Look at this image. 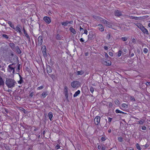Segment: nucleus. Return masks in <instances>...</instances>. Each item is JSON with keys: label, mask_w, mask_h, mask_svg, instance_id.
Returning <instances> with one entry per match:
<instances>
[{"label": "nucleus", "mask_w": 150, "mask_h": 150, "mask_svg": "<svg viewBox=\"0 0 150 150\" xmlns=\"http://www.w3.org/2000/svg\"><path fill=\"white\" fill-rule=\"evenodd\" d=\"M5 83L9 88L11 89L15 87L17 83L13 79L11 78H6Z\"/></svg>", "instance_id": "nucleus-1"}, {"label": "nucleus", "mask_w": 150, "mask_h": 150, "mask_svg": "<svg viewBox=\"0 0 150 150\" xmlns=\"http://www.w3.org/2000/svg\"><path fill=\"white\" fill-rule=\"evenodd\" d=\"M80 85V83L76 81H74L71 83V86L74 88H77L79 87Z\"/></svg>", "instance_id": "nucleus-2"}, {"label": "nucleus", "mask_w": 150, "mask_h": 150, "mask_svg": "<svg viewBox=\"0 0 150 150\" xmlns=\"http://www.w3.org/2000/svg\"><path fill=\"white\" fill-rule=\"evenodd\" d=\"M14 64V63H13L9 65L7 69L8 71V72H11L12 71V73L13 74H14L15 73V67H12V66Z\"/></svg>", "instance_id": "nucleus-3"}, {"label": "nucleus", "mask_w": 150, "mask_h": 150, "mask_svg": "<svg viewBox=\"0 0 150 150\" xmlns=\"http://www.w3.org/2000/svg\"><path fill=\"white\" fill-rule=\"evenodd\" d=\"M22 29V27L20 25H18L15 28V30L17 32H18L20 34L22 33L21 29Z\"/></svg>", "instance_id": "nucleus-4"}, {"label": "nucleus", "mask_w": 150, "mask_h": 150, "mask_svg": "<svg viewBox=\"0 0 150 150\" xmlns=\"http://www.w3.org/2000/svg\"><path fill=\"white\" fill-rule=\"evenodd\" d=\"M122 11L118 10H116L115 11L114 14L115 16L120 17V16H122Z\"/></svg>", "instance_id": "nucleus-5"}, {"label": "nucleus", "mask_w": 150, "mask_h": 150, "mask_svg": "<svg viewBox=\"0 0 150 150\" xmlns=\"http://www.w3.org/2000/svg\"><path fill=\"white\" fill-rule=\"evenodd\" d=\"M43 20L47 24H49L51 22L50 18L47 16L44 17L43 18Z\"/></svg>", "instance_id": "nucleus-6"}, {"label": "nucleus", "mask_w": 150, "mask_h": 150, "mask_svg": "<svg viewBox=\"0 0 150 150\" xmlns=\"http://www.w3.org/2000/svg\"><path fill=\"white\" fill-rule=\"evenodd\" d=\"M103 63L106 66H109L111 65V63L110 61H106V60H103L102 61Z\"/></svg>", "instance_id": "nucleus-7"}, {"label": "nucleus", "mask_w": 150, "mask_h": 150, "mask_svg": "<svg viewBox=\"0 0 150 150\" xmlns=\"http://www.w3.org/2000/svg\"><path fill=\"white\" fill-rule=\"evenodd\" d=\"M100 116H97L94 119V122L96 125H98L100 123Z\"/></svg>", "instance_id": "nucleus-8"}, {"label": "nucleus", "mask_w": 150, "mask_h": 150, "mask_svg": "<svg viewBox=\"0 0 150 150\" xmlns=\"http://www.w3.org/2000/svg\"><path fill=\"white\" fill-rule=\"evenodd\" d=\"M38 44L39 45H41L43 42V37L42 36H39L38 38Z\"/></svg>", "instance_id": "nucleus-9"}, {"label": "nucleus", "mask_w": 150, "mask_h": 150, "mask_svg": "<svg viewBox=\"0 0 150 150\" xmlns=\"http://www.w3.org/2000/svg\"><path fill=\"white\" fill-rule=\"evenodd\" d=\"M94 34L92 31L89 32V34L88 35V40H91L93 38Z\"/></svg>", "instance_id": "nucleus-10"}, {"label": "nucleus", "mask_w": 150, "mask_h": 150, "mask_svg": "<svg viewBox=\"0 0 150 150\" xmlns=\"http://www.w3.org/2000/svg\"><path fill=\"white\" fill-rule=\"evenodd\" d=\"M42 52L44 56L46 55V46L45 45H44L42 47Z\"/></svg>", "instance_id": "nucleus-11"}, {"label": "nucleus", "mask_w": 150, "mask_h": 150, "mask_svg": "<svg viewBox=\"0 0 150 150\" xmlns=\"http://www.w3.org/2000/svg\"><path fill=\"white\" fill-rule=\"evenodd\" d=\"M142 31L144 34H145L147 35H149V34L148 30L144 27L142 30Z\"/></svg>", "instance_id": "nucleus-12"}, {"label": "nucleus", "mask_w": 150, "mask_h": 150, "mask_svg": "<svg viewBox=\"0 0 150 150\" xmlns=\"http://www.w3.org/2000/svg\"><path fill=\"white\" fill-rule=\"evenodd\" d=\"M15 50L16 51L17 53H18V54H20L21 53V51L20 49L18 46H17L16 47Z\"/></svg>", "instance_id": "nucleus-13"}, {"label": "nucleus", "mask_w": 150, "mask_h": 150, "mask_svg": "<svg viewBox=\"0 0 150 150\" xmlns=\"http://www.w3.org/2000/svg\"><path fill=\"white\" fill-rule=\"evenodd\" d=\"M47 73H50L52 72V70L50 66L47 65Z\"/></svg>", "instance_id": "nucleus-14"}, {"label": "nucleus", "mask_w": 150, "mask_h": 150, "mask_svg": "<svg viewBox=\"0 0 150 150\" xmlns=\"http://www.w3.org/2000/svg\"><path fill=\"white\" fill-rule=\"evenodd\" d=\"M69 30L70 31L72 32L74 34H75L76 33V31L72 27H71L69 28Z\"/></svg>", "instance_id": "nucleus-15"}, {"label": "nucleus", "mask_w": 150, "mask_h": 150, "mask_svg": "<svg viewBox=\"0 0 150 150\" xmlns=\"http://www.w3.org/2000/svg\"><path fill=\"white\" fill-rule=\"evenodd\" d=\"M48 116L49 118L50 121H52V118L53 117V115L52 112H50L48 113Z\"/></svg>", "instance_id": "nucleus-16"}, {"label": "nucleus", "mask_w": 150, "mask_h": 150, "mask_svg": "<svg viewBox=\"0 0 150 150\" xmlns=\"http://www.w3.org/2000/svg\"><path fill=\"white\" fill-rule=\"evenodd\" d=\"M98 25L99 26V29L100 31H104V28L102 25L99 24Z\"/></svg>", "instance_id": "nucleus-17"}, {"label": "nucleus", "mask_w": 150, "mask_h": 150, "mask_svg": "<svg viewBox=\"0 0 150 150\" xmlns=\"http://www.w3.org/2000/svg\"><path fill=\"white\" fill-rule=\"evenodd\" d=\"M8 24L12 28L14 29H15L14 25L10 21H8Z\"/></svg>", "instance_id": "nucleus-18"}, {"label": "nucleus", "mask_w": 150, "mask_h": 150, "mask_svg": "<svg viewBox=\"0 0 150 150\" xmlns=\"http://www.w3.org/2000/svg\"><path fill=\"white\" fill-rule=\"evenodd\" d=\"M80 93V91L79 90H78L76 91L74 95V97H75L78 96Z\"/></svg>", "instance_id": "nucleus-19"}, {"label": "nucleus", "mask_w": 150, "mask_h": 150, "mask_svg": "<svg viewBox=\"0 0 150 150\" xmlns=\"http://www.w3.org/2000/svg\"><path fill=\"white\" fill-rule=\"evenodd\" d=\"M48 94V92H43L41 95L44 98H45Z\"/></svg>", "instance_id": "nucleus-20"}, {"label": "nucleus", "mask_w": 150, "mask_h": 150, "mask_svg": "<svg viewBox=\"0 0 150 150\" xmlns=\"http://www.w3.org/2000/svg\"><path fill=\"white\" fill-rule=\"evenodd\" d=\"M9 45L10 47L13 50L15 47V44L13 43H11L9 44Z\"/></svg>", "instance_id": "nucleus-21"}, {"label": "nucleus", "mask_w": 150, "mask_h": 150, "mask_svg": "<svg viewBox=\"0 0 150 150\" xmlns=\"http://www.w3.org/2000/svg\"><path fill=\"white\" fill-rule=\"evenodd\" d=\"M105 24L109 28H111L112 26V24L111 23L108 21Z\"/></svg>", "instance_id": "nucleus-22"}, {"label": "nucleus", "mask_w": 150, "mask_h": 150, "mask_svg": "<svg viewBox=\"0 0 150 150\" xmlns=\"http://www.w3.org/2000/svg\"><path fill=\"white\" fill-rule=\"evenodd\" d=\"M62 37L59 34H57L56 38L57 40H60L62 39Z\"/></svg>", "instance_id": "nucleus-23"}, {"label": "nucleus", "mask_w": 150, "mask_h": 150, "mask_svg": "<svg viewBox=\"0 0 150 150\" xmlns=\"http://www.w3.org/2000/svg\"><path fill=\"white\" fill-rule=\"evenodd\" d=\"M49 76L52 79L54 80V79H55V76L54 74H48Z\"/></svg>", "instance_id": "nucleus-24"}, {"label": "nucleus", "mask_w": 150, "mask_h": 150, "mask_svg": "<svg viewBox=\"0 0 150 150\" xmlns=\"http://www.w3.org/2000/svg\"><path fill=\"white\" fill-rule=\"evenodd\" d=\"M84 72L82 71H77V75H81L84 73Z\"/></svg>", "instance_id": "nucleus-25"}, {"label": "nucleus", "mask_w": 150, "mask_h": 150, "mask_svg": "<svg viewBox=\"0 0 150 150\" xmlns=\"http://www.w3.org/2000/svg\"><path fill=\"white\" fill-rule=\"evenodd\" d=\"M4 82L2 78L0 76V86L4 85Z\"/></svg>", "instance_id": "nucleus-26"}, {"label": "nucleus", "mask_w": 150, "mask_h": 150, "mask_svg": "<svg viewBox=\"0 0 150 150\" xmlns=\"http://www.w3.org/2000/svg\"><path fill=\"white\" fill-rule=\"evenodd\" d=\"M25 35V37L27 38V39L28 40L29 42H30V38L28 35L27 34H26Z\"/></svg>", "instance_id": "nucleus-27"}, {"label": "nucleus", "mask_w": 150, "mask_h": 150, "mask_svg": "<svg viewBox=\"0 0 150 150\" xmlns=\"http://www.w3.org/2000/svg\"><path fill=\"white\" fill-rule=\"evenodd\" d=\"M115 112L116 113H123V114L125 113L124 112H122L121 111H120L119 110H117V109L116 110Z\"/></svg>", "instance_id": "nucleus-28"}, {"label": "nucleus", "mask_w": 150, "mask_h": 150, "mask_svg": "<svg viewBox=\"0 0 150 150\" xmlns=\"http://www.w3.org/2000/svg\"><path fill=\"white\" fill-rule=\"evenodd\" d=\"M64 93H68V88L67 86H65L64 87Z\"/></svg>", "instance_id": "nucleus-29"}, {"label": "nucleus", "mask_w": 150, "mask_h": 150, "mask_svg": "<svg viewBox=\"0 0 150 150\" xmlns=\"http://www.w3.org/2000/svg\"><path fill=\"white\" fill-rule=\"evenodd\" d=\"M115 105H119L120 103L119 100H116L115 101Z\"/></svg>", "instance_id": "nucleus-30"}, {"label": "nucleus", "mask_w": 150, "mask_h": 150, "mask_svg": "<svg viewBox=\"0 0 150 150\" xmlns=\"http://www.w3.org/2000/svg\"><path fill=\"white\" fill-rule=\"evenodd\" d=\"M121 39L123 41H126L127 40L128 38L126 37H122Z\"/></svg>", "instance_id": "nucleus-31"}, {"label": "nucleus", "mask_w": 150, "mask_h": 150, "mask_svg": "<svg viewBox=\"0 0 150 150\" xmlns=\"http://www.w3.org/2000/svg\"><path fill=\"white\" fill-rule=\"evenodd\" d=\"M122 107L125 108H127L128 107V105L125 103L122 104Z\"/></svg>", "instance_id": "nucleus-32"}, {"label": "nucleus", "mask_w": 150, "mask_h": 150, "mask_svg": "<svg viewBox=\"0 0 150 150\" xmlns=\"http://www.w3.org/2000/svg\"><path fill=\"white\" fill-rule=\"evenodd\" d=\"M136 146L137 147V149L139 150H141V148L139 145V144L137 143L136 144Z\"/></svg>", "instance_id": "nucleus-33"}, {"label": "nucleus", "mask_w": 150, "mask_h": 150, "mask_svg": "<svg viewBox=\"0 0 150 150\" xmlns=\"http://www.w3.org/2000/svg\"><path fill=\"white\" fill-rule=\"evenodd\" d=\"M2 36L3 38L6 39H8L9 38L8 36L6 34H3L2 35Z\"/></svg>", "instance_id": "nucleus-34"}, {"label": "nucleus", "mask_w": 150, "mask_h": 150, "mask_svg": "<svg viewBox=\"0 0 150 150\" xmlns=\"http://www.w3.org/2000/svg\"><path fill=\"white\" fill-rule=\"evenodd\" d=\"M67 21L65 22H63L62 23V25H64V26H66L68 24V23H67Z\"/></svg>", "instance_id": "nucleus-35"}, {"label": "nucleus", "mask_w": 150, "mask_h": 150, "mask_svg": "<svg viewBox=\"0 0 150 150\" xmlns=\"http://www.w3.org/2000/svg\"><path fill=\"white\" fill-rule=\"evenodd\" d=\"M44 87V86H39L37 88V90H41L43 89Z\"/></svg>", "instance_id": "nucleus-36"}, {"label": "nucleus", "mask_w": 150, "mask_h": 150, "mask_svg": "<svg viewBox=\"0 0 150 150\" xmlns=\"http://www.w3.org/2000/svg\"><path fill=\"white\" fill-rule=\"evenodd\" d=\"M144 122V120L142 119L140 120V121H139V123L141 125L143 124Z\"/></svg>", "instance_id": "nucleus-37"}, {"label": "nucleus", "mask_w": 150, "mask_h": 150, "mask_svg": "<svg viewBox=\"0 0 150 150\" xmlns=\"http://www.w3.org/2000/svg\"><path fill=\"white\" fill-rule=\"evenodd\" d=\"M122 52L121 50H120L118 52V54H117V56L118 57H120L121 56L122 54Z\"/></svg>", "instance_id": "nucleus-38"}, {"label": "nucleus", "mask_w": 150, "mask_h": 150, "mask_svg": "<svg viewBox=\"0 0 150 150\" xmlns=\"http://www.w3.org/2000/svg\"><path fill=\"white\" fill-rule=\"evenodd\" d=\"M118 140L119 142H122L123 140V138L121 137H118Z\"/></svg>", "instance_id": "nucleus-39"}, {"label": "nucleus", "mask_w": 150, "mask_h": 150, "mask_svg": "<svg viewBox=\"0 0 150 150\" xmlns=\"http://www.w3.org/2000/svg\"><path fill=\"white\" fill-rule=\"evenodd\" d=\"M18 82L19 84H21L23 82V79H20V80L18 81Z\"/></svg>", "instance_id": "nucleus-40"}, {"label": "nucleus", "mask_w": 150, "mask_h": 150, "mask_svg": "<svg viewBox=\"0 0 150 150\" xmlns=\"http://www.w3.org/2000/svg\"><path fill=\"white\" fill-rule=\"evenodd\" d=\"M134 16H127V17L131 19H134Z\"/></svg>", "instance_id": "nucleus-41"}, {"label": "nucleus", "mask_w": 150, "mask_h": 150, "mask_svg": "<svg viewBox=\"0 0 150 150\" xmlns=\"http://www.w3.org/2000/svg\"><path fill=\"white\" fill-rule=\"evenodd\" d=\"M148 49L146 48H144V49L143 52L145 53H146L148 52Z\"/></svg>", "instance_id": "nucleus-42"}, {"label": "nucleus", "mask_w": 150, "mask_h": 150, "mask_svg": "<svg viewBox=\"0 0 150 150\" xmlns=\"http://www.w3.org/2000/svg\"><path fill=\"white\" fill-rule=\"evenodd\" d=\"M101 22L105 24H106V23L107 22V21H106L104 19H103L102 20H101Z\"/></svg>", "instance_id": "nucleus-43"}, {"label": "nucleus", "mask_w": 150, "mask_h": 150, "mask_svg": "<svg viewBox=\"0 0 150 150\" xmlns=\"http://www.w3.org/2000/svg\"><path fill=\"white\" fill-rule=\"evenodd\" d=\"M90 91L91 93H93L94 91V88L93 87H91L90 88Z\"/></svg>", "instance_id": "nucleus-44"}, {"label": "nucleus", "mask_w": 150, "mask_h": 150, "mask_svg": "<svg viewBox=\"0 0 150 150\" xmlns=\"http://www.w3.org/2000/svg\"><path fill=\"white\" fill-rule=\"evenodd\" d=\"M139 28L142 30L144 28V27L142 25H140L139 26Z\"/></svg>", "instance_id": "nucleus-45"}, {"label": "nucleus", "mask_w": 150, "mask_h": 150, "mask_svg": "<svg viewBox=\"0 0 150 150\" xmlns=\"http://www.w3.org/2000/svg\"><path fill=\"white\" fill-rule=\"evenodd\" d=\"M110 37V34H109L107 35L106 37V38L108 40H109Z\"/></svg>", "instance_id": "nucleus-46"}, {"label": "nucleus", "mask_w": 150, "mask_h": 150, "mask_svg": "<svg viewBox=\"0 0 150 150\" xmlns=\"http://www.w3.org/2000/svg\"><path fill=\"white\" fill-rule=\"evenodd\" d=\"M101 139L102 141H104L106 140V138L104 137H101Z\"/></svg>", "instance_id": "nucleus-47"}, {"label": "nucleus", "mask_w": 150, "mask_h": 150, "mask_svg": "<svg viewBox=\"0 0 150 150\" xmlns=\"http://www.w3.org/2000/svg\"><path fill=\"white\" fill-rule=\"evenodd\" d=\"M130 99L131 100H133L134 101H135V100L133 96H131L130 97Z\"/></svg>", "instance_id": "nucleus-48"}, {"label": "nucleus", "mask_w": 150, "mask_h": 150, "mask_svg": "<svg viewBox=\"0 0 150 150\" xmlns=\"http://www.w3.org/2000/svg\"><path fill=\"white\" fill-rule=\"evenodd\" d=\"M65 96L66 97V99L67 100L68 99V93L65 94Z\"/></svg>", "instance_id": "nucleus-49"}, {"label": "nucleus", "mask_w": 150, "mask_h": 150, "mask_svg": "<svg viewBox=\"0 0 150 150\" xmlns=\"http://www.w3.org/2000/svg\"><path fill=\"white\" fill-rule=\"evenodd\" d=\"M108 106L109 107L111 108L113 106V104L111 102L109 103Z\"/></svg>", "instance_id": "nucleus-50"}, {"label": "nucleus", "mask_w": 150, "mask_h": 150, "mask_svg": "<svg viewBox=\"0 0 150 150\" xmlns=\"http://www.w3.org/2000/svg\"><path fill=\"white\" fill-rule=\"evenodd\" d=\"M49 64H50L51 66L53 64V62L52 61L51 59H50V63H49Z\"/></svg>", "instance_id": "nucleus-51"}, {"label": "nucleus", "mask_w": 150, "mask_h": 150, "mask_svg": "<svg viewBox=\"0 0 150 150\" xmlns=\"http://www.w3.org/2000/svg\"><path fill=\"white\" fill-rule=\"evenodd\" d=\"M60 147V146L58 144H57L55 146V149H58Z\"/></svg>", "instance_id": "nucleus-52"}, {"label": "nucleus", "mask_w": 150, "mask_h": 150, "mask_svg": "<svg viewBox=\"0 0 150 150\" xmlns=\"http://www.w3.org/2000/svg\"><path fill=\"white\" fill-rule=\"evenodd\" d=\"M145 84L147 86H150V82H147Z\"/></svg>", "instance_id": "nucleus-53"}, {"label": "nucleus", "mask_w": 150, "mask_h": 150, "mask_svg": "<svg viewBox=\"0 0 150 150\" xmlns=\"http://www.w3.org/2000/svg\"><path fill=\"white\" fill-rule=\"evenodd\" d=\"M142 129L143 130H145L146 129V126H143L142 127Z\"/></svg>", "instance_id": "nucleus-54"}, {"label": "nucleus", "mask_w": 150, "mask_h": 150, "mask_svg": "<svg viewBox=\"0 0 150 150\" xmlns=\"http://www.w3.org/2000/svg\"><path fill=\"white\" fill-rule=\"evenodd\" d=\"M87 33H88V31L87 30H86V29L85 30H84V31L83 33L84 34H85L86 35H87Z\"/></svg>", "instance_id": "nucleus-55"}, {"label": "nucleus", "mask_w": 150, "mask_h": 150, "mask_svg": "<svg viewBox=\"0 0 150 150\" xmlns=\"http://www.w3.org/2000/svg\"><path fill=\"white\" fill-rule=\"evenodd\" d=\"M34 95V93L33 92H32L30 93V96L31 97H32Z\"/></svg>", "instance_id": "nucleus-56"}, {"label": "nucleus", "mask_w": 150, "mask_h": 150, "mask_svg": "<svg viewBox=\"0 0 150 150\" xmlns=\"http://www.w3.org/2000/svg\"><path fill=\"white\" fill-rule=\"evenodd\" d=\"M109 55L111 56V57H112L113 56V53L112 52H109Z\"/></svg>", "instance_id": "nucleus-57"}, {"label": "nucleus", "mask_w": 150, "mask_h": 150, "mask_svg": "<svg viewBox=\"0 0 150 150\" xmlns=\"http://www.w3.org/2000/svg\"><path fill=\"white\" fill-rule=\"evenodd\" d=\"M105 57L106 58H108V55L107 54L106 52H105Z\"/></svg>", "instance_id": "nucleus-58"}, {"label": "nucleus", "mask_w": 150, "mask_h": 150, "mask_svg": "<svg viewBox=\"0 0 150 150\" xmlns=\"http://www.w3.org/2000/svg\"><path fill=\"white\" fill-rule=\"evenodd\" d=\"M140 18V17H135V16H134V19L136 20H138Z\"/></svg>", "instance_id": "nucleus-59"}, {"label": "nucleus", "mask_w": 150, "mask_h": 150, "mask_svg": "<svg viewBox=\"0 0 150 150\" xmlns=\"http://www.w3.org/2000/svg\"><path fill=\"white\" fill-rule=\"evenodd\" d=\"M20 64H18V68H17V70H18V71H19V70L20 69Z\"/></svg>", "instance_id": "nucleus-60"}, {"label": "nucleus", "mask_w": 150, "mask_h": 150, "mask_svg": "<svg viewBox=\"0 0 150 150\" xmlns=\"http://www.w3.org/2000/svg\"><path fill=\"white\" fill-rule=\"evenodd\" d=\"M105 146H104L102 147L101 150H105Z\"/></svg>", "instance_id": "nucleus-61"}, {"label": "nucleus", "mask_w": 150, "mask_h": 150, "mask_svg": "<svg viewBox=\"0 0 150 150\" xmlns=\"http://www.w3.org/2000/svg\"><path fill=\"white\" fill-rule=\"evenodd\" d=\"M108 121L109 122H110L112 120V118H110V117H108Z\"/></svg>", "instance_id": "nucleus-62"}, {"label": "nucleus", "mask_w": 150, "mask_h": 150, "mask_svg": "<svg viewBox=\"0 0 150 150\" xmlns=\"http://www.w3.org/2000/svg\"><path fill=\"white\" fill-rule=\"evenodd\" d=\"M132 42L135 43L136 42V40L134 38H133L132 39Z\"/></svg>", "instance_id": "nucleus-63"}, {"label": "nucleus", "mask_w": 150, "mask_h": 150, "mask_svg": "<svg viewBox=\"0 0 150 150\" xmlns=\"http://www.w3.org/2000/svg\"><path fill=\"white\" fill-rule=\"evenodd\" d=\"M149 146V145L147 144H146L144 145V147L145 148H147Z\"/></svg>", "instance_id": "nucleus-64"}]
</instances>
